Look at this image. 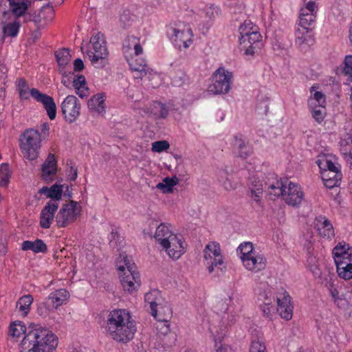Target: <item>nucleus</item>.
<instances>
[{
	"label": "nucleus",
	"mask_w": 352,
	"mask_h": 352,
	"mask_svg": "<svg viewBox=\"0 0 352 352\" xmlns=\"http://www.w3.org/2000/svg\"><path fill=\"white\" fill-rule=\"evenodd\" d=\"M41 177L46 182L53 180L57 172V162L54 154L50 153L42 165Z\"/></svg>",
	"instance_id": "a211bd4d"
},
{
	"label": "nucleus",
	"mask_w": 352,
	"mask_h": 352,
	"mask_svg": "<svg viewBox=\"0 0 352 352\" xmlns=\"http://www.w3.org/2000/svg\"><path fill=\"white\" fill-rule=\"evenodd\" d=\"M261 38L258 30L252 32L249 35L243 36V38H239L241 50L245 51L246 55H254L262 45Z\"/></svg>",
	"instance_id": "1a4fd4ad"
},
{
	"label": "nucleus",
	"mask_w": 352,
	"mask_h": 352,
	"mask_svg": "<svg viewBox=\"0 0 352 352\" xmlns=\"http://www.w3.org/2000/svg\"><path fill=\"white\" fill-rule=\"evenodd\" d=\"M105 329L114 340L126 343L132 340L136 331L135 324L125 309H115L108 315Z\"/></svg>",
	"instance_id": "f03ea898"
},
{
	"label": "nucleus",
	"mask_w": 352,
	"mask_h": 352,
	"mask_svg": "<svg viewBox=\"0 0 352 352\" xmlns=\"http://www.w3.org/2000/svg\"><path fill=\"white\" fill-rule=\"evenodd\" d=\"M258 28L253 25L250 20H245L243 23L241 24L239 28V32L241 35L239 38H243V36H247L251 34L252 32L257 30Z\"/></svg>",
	"instance_id": "de8ad7c7"
},
{
	"label": "nucleus",
	"mask_w": 352,
	"mask_h": 352,
	"mask_svg": "<svg viewBox=\"0 0 352 352\" xmlns=\"http://www.w3.org/2000/svg\"><path fill=\"white\" fill-rule=\"evenodd\" d=\"M162 248L168 256L173 258H179L184 251L183 243L177 235H174L169 240L162 241Z\"/></svg>",
	"instance_id": "f8f14e48"
},
{
	"label": "nucleus",
	"mask_w": 352,
	"mask_h": 352,
	"mask_svg": "<svg viewBox=\"0 0 352 352\" xmlns=\"http://www.w3.org/2000/svg\"><path fill=\"white\" fill-rule=\"evenodd\" d=\"M129 64L132 70L138 72L140 73V76H136L135 78H142L144 76L146 75L147 66L144 60H141L140 63H138V60H135V61L129 62Z\"/></svg>",
	"instance_id": "c03bdc74"
},
{
	"label": "nucleus",
	"mask_w": 352,
	"mask_h": 352,
	"mask_svg": "<svg viewBox=\"0 0 352 352\" xmlns=\"http://www.w3.org/2000/svg\"><path fill=\"white\" fill-rule=\"evenodd\" d=\"M58 208V203H56V201H49L47 203L40 214V226L41 228H50Z\"/></svg>",
	"instance_id": "ddd939ff"
},
{
	"label": "nucleus",
	"mask_w": 352,
	"mask_h": 352,
	"mask_svg": "<svg viewBox=\"0 0 352 352\" xmlns=\"http://www.w3.org/2000/svg\"><path fill=\"white\" fill-rule=\"evenodd\" d=\"M321 171L322 170H328V172H333V171H340L339 168L337 167L333 162H332L331 160H324L323 162H320L318 164Z\"/></svg>",
	"instance_id": "5fc2aeb1"
},
{
	"label": "nucleus",
	"mask_w": 352,
	"mask_h": 352,
	"mask_svg": "<svg viewBox=\"0 0 352 352\" xmlns=\"http://www.w3.org/2000/svg\"><path fill=\"white\" fill-rule=\"evenodd\" d=\"M152 113L158 118H166L168 115V109L164 104L155 101L153 104Z\"/></svg>",
	"instance_id": "ea45409f"
},
{
	"label": "nucleus",
	"mask_w": 352,
	"mask_h": 352,
	"mask_svg": "<svg viewBox=\"0 0 352 352\" xmlns=\"http://www.w3.org/2000/svg\"><path fill=\"white\" fill-rule=\"evenodd\" d=\"M81 206L78 202L71 200L63 205L56 216V222L58 228H65L74 223L80 215Z\"/></svg>",
	"instance_id": "423d86ee"
},
{
	"label": "nucleus",
	"mask_w": 352,
	"mask_h": 352,
	"mask_svg": "<svg viewBox=\"0 0 352 352\" xmlns=\"http://www.w3.org/2000/svg\"><path fill=\"white\" fill-rule=\"evenodd\" d=\"M33 302V297L30 294L24 295L21 297L16 303V307L23 315L26 316L30 311V306Z\"/></svg>",
	"instance_id": "c9c22d12"
},
{
	"label": "nucleus",
	"mask_w": 352,
	"mask_h": 352,
	"mask_svg": "<svg viewBox=\"0 0 352 352\" xmlns=\"http://www.w3.org/2000/svg\"><path fill=\"white\" fill-rule=\"evenodd\" d=\"M173 32L174 37L172 38L175 45L181 48L182 44L185 49L188 48L189 47L188 43L192 42L191 38L193 36L192 30L189 28L186 31H184L174 29Z\"/></svg>",
	"instance_id": "412c9836"
},
{
	"label": "nucleus",
	"mask_w": 352,
	"mask_h": 352,
	"mask_svg": "<svg viewBox=\"0 0 352 352\" xmlns=\"http://www.w3.org/2000/svg\"><path fill=\"white\" fill-rule=\"evenodd\" d=\"M73 85L76 87H84L86 85V80L84 76L77 75L74 78Z\"/></svg>",
	"instance_id": "4d7b16f0"
},
{
	"label": "nucleus",
	"mask_w": 352,
	"mask_h": 352,
	"mask_svg": "<svg viewBox=\"0 0 352 352\" xmlns=\"http://www.w3.org/2000/svg\"><path fill=\"white\" fill-rule=\"evenodd\" d=\"M312 117L316 120V121L318 123H320L325 115V107L324 106H314L312 108H310Z\"/></svg>",
	"instance_id": "8fccbe9b"
},
{
	"label": "nucleus",
	"mask_w": 352,
	"mask_h": 352,
	"mask_svg": "<svg viewBox=\"0 0 352 352\" xmlns=\"http://www.w3.org/2000/svg\"><path fill=\"white\" fill-rule=\"evenodd\" d=\"M8 16H10V12L6 11V10H1L0 8V41H4L5 35L3 33V27L2 25L7 22Z\"/></svg>",
	"instance_id": "6e6d98bb"
},
{
	"label": "nucleus",
	"mask_w": 352,
	"mask_h": 352,
	"mask_svg": "<svg viewBox=\"0 0 352 352\" xmlns=\"http://www.w3.org/2000/svg\"><path fill=\"white\" fill-rule=\"evenodd\" d=\"M234 152L237 155L241 158L245 159L250 155L252 153V148L248 144L245 143L243 140L237 136L234 138V142L233 144Z\"/></svg>",
	"instance_id": "a878e982"
},
{
	"label": "nucleus",
	"mask_w": 352,
	"mask_h": 352,
	"mask_svg": "<svg viewBox=\"0 0 352 352\" xmlns=\"http://www.w3.org/2000/svg\"><path fill=\"white\" fill-rule=\"evenodd\" d=\"M145 302L150 305L151 315L160 321L168 322L172 316L171 309L165 299L162 296L161 292L153 289L145 294Z\"/></svg>",
	"instance_id": "7ed1b4c3"
},
{
	"label": "nucleus",
	"mask_w": 352,
	"mask_h": 352,
	"mask_svg": "<svg viewBox=\"0 0 352 352\" xmlns=\"http://www.w3.org/2000/svg\"><path fill=\"white\" fill-rule=\"evenodd\" d=\"M179 179L176 177H165L162 182L157 185V188L164 193H170L173 192V187L178 184Z\"/></svg>",
	"instance_id": "f704fd0d"
},
{
	"label": "nucleus",
	"mask_w": 352,
	"mask_h": 352,
	"mask_svg": "<svg viewBox=\"0 0 352 352\" xmlns=\"http://www.w3.org/2000/svg\"><path fill=\"white\" fill-rule=\"evenodd\" d=\"M250 196L256 201L260 200V195L263 193V183L261 181L253 180L250 186Z\"/></svg>",
	"instance_id": "58836bf2"
},
{
	"label": "nucleus",
	"mask_w": 352,
	"mask_h": 352,
	"mask_svg": "<svg viewBox=\"0 0 352 352\" xmlns=\"http://www.w3.org/2000/svg\"><path fill=\"white\" fill-rule=\"evenodd\" d=\"M10 177V170L9 165L7 163H3L0 165V186L6 187L9 183Z\"/></svg>",
	"instance_id": "79ce46f5"
},
{
	"label": "nucleus",
	"mask_w": 352,
	"mask_h": 352,
	"mask_svg": "<svg viewBox=\"0 0 352 352\" xmlns=\"http://www.w3.org/2000/svg\"><path fill=\"white\" fill-rule=\"evenodd\" d=\"M16 87L21 98L27 100L30 98L31 89H29L28 82L24 78H19L17 80Z\"/></svg>",
	"instance_id": "a19ab883"
},
{
	"label": "nucleus",
	"mask_w": 352,
	"mask_h": 352,
	"mask_svg": "<svg viewBox=\"0 0 352 352\" xmlns=\"http://www.w3.org/2000/svg\"><path fill=\"white\" fill-rule=\"evenodd\" d=\"M9 331L12 337L25 334L18 352H54L58 346L57 337L39 324L30 323L26 327L23 322L14 321L10 324Z\"/></svg>",
	"instance_id": "f257e3e1"
},
{
	"label": "nucleus",
	"mask_w": 352,
	"mask_h": 352,
	"mask_svg": "<svg viewBox=\"0 0 352 352\" xmlns=\"http://www.w3.org/2000/svg\"><path fill=\"white\" fill-rule=\"evenodd\" d=\"M120 283L125 292L132 293L140 286V274L135 270L124 272L123 275H120Z\"/></svg>",
	"instance_id": "4468645a"
},
{
	"label": "nucleus",
	"mask_w": 352,
	"mask_h": 352,
	"mask_svg": "<svg viewBox=\"0 0 352 352\" xmlns=\"http://www.w3.org/2000/svg\"><path fill=\"white\" fill-rule=\"evenodd\" d=\"M249 352H267L265 344L257 339L252 340Z\"/></svg>",
	"instance_id": "864d4df0"
},
{
	"label": "nucleus",
	"mask_w": 352,
	"mask_h": 352,
	"mask_svg": "<svg viewBox=\"0 0 352 352\" xmlns=\"http://www.w3.org/2000/svg\"><path fill=\"white\" fill-rule=\"evenodd\" d=\"M69 296V292L65 289H60L52 292L48 300H51L53 306L56 309L65 302H66Z\"/></svg>",
	"instance_id": "bb28decb"
},
{
	"label": "nucleus",
	"mask_w": 352,
	"mask_h": 352,
	"mask_svg": "<svg viewBox=\"0 0 352 352\" xmlns=\"http://www.w3.org/2000/svg\"><path fill=\"white\" fill-rule=\"evenodd\" d=\"M80 104L78 98L73 96H67L61 104L63 115L67 122L72 123L80 115Z\"/></svg>",
	"instance_id": "6e6552de"
},
{
	"label": "nucleus",
	"mask_w": 352,
	"mask_h": 352,
	"mask_svg": "<svg viewBox=\"0 0 352 352\" xmlns=\"http://www.w3.org/2000/svg\"><path fill=\"white\" fill-rule=\"evenodd\" d=\"M314 228L323 237L330 239L334 236L333 226L325 217L319 216L315 219Z\"/></svg>",
	"instance_id": "6ab92c4d"
},
{
	"label": "nucleus",
	"mask_w": 352,
	"mask_h": 352,
	"mask_svg": "<svg viewBox=\"0 0 352 352\" xmlns=\"http://www.w3.org/2000/svg\"><path fill=\"white\" fill-rule=\"evenodd\" d=\"M92 44V50H89L87 54L91 64L96 68H101L107 63L109 52L106 46L104 35L98 32L92 36L90 40Z\"/></svg>",
	"instance_id": "39448f33"
},
{
	"label": "nucleus",
	"mask_w": 352,
	"mask_h": 352,
	"mask_svg": "<svg viewBox=\"0 0 352 352\" xmlns=\"http://www.w3.org/2000/svg\"><path fill=\"white\" fill-rule=\"evenodd\" d=\"M63 186V185L57 184H54L50 187V194L47 195V197L51 198V201H56V202L58 203V201L61 199Z\"/></svg>",
	"instance_id": "a18cd8bd"
},
{
	"label": "nucleus",
	"mask_w": 352,
	"mask_h": 352,
	"mask_svg": "<svg viewBox=\"0 0 352 352\" xmlns=\"http://www.w3.org/2000/svg\"><path fill=\"white\" fill-rule=\"evenodd\" d=\"M70 173H71V175H69V179L71 181H75L78 176L77 168L74 166H71L70 167Z\"/></svg>",
	"instance_id": "338daca9"
},
{
	"label": "nucleus",
	"mask_w": 352,
	"mask_h": 352,
	"mask_svg": "<svg viewBox=\"0 0 352 352\" xmlns=\"http://www.w3.org/2000/svg\"><path fill=\"white\" fill-rule=\"evenodd\" d=\"M6 1L9 2L10 6V9L8 10L10 12V15L14 14L17 18L23 14L28 9V3L25 2L18 1V0H1L0 3V8L1 10H5L4 8H2V3L6 5Z\"/></svg>",
	"instance_id": "5701e85b"
},
{
	"label": "nucleus",
	"mask_w": 352,
	"mask_h": 352,
	"mask_svg": "<svg viewBox=\"0 0 352 352\" xmlns=\"http://www.w3.org/2000/svg\"><path fill=\"white\" fill-rule=\"evenodd\" d=\"M338 276L345 280L352 278V257L336 263Z\"/></svg>",
	"instance_id": "b1692460"
},
{
	"label": "nucleus",
	"mask_w": 352,
	"mask_h": 352,
	"mask_svg": "<svg viewBox=\"0 0 352 352\" xmlns=\"http://www.w3.org/2000/svg\"><path fill=\"white\" fill-rule=\"evenodd\" d=\"M303 192L298 184L292 182L287 183L283 198L285 203L289 206H298L303 199Z\"/></svg>",
	"instance_id": "9d476101"
},
{
	"label": "nucleus",
	"mask_w": 352,
	"mask_h": 352,
	"mask_svg": "<svg viewBox=\"0 0 352 352\" xmlns=\"http://www.w3.org/2000/svg\"><path fill=\"white\" fill-rule=\"evenodd\" d=\"M343 73L349 77V80L352 81V67L344 65Z\"/></svg>",
	"instance_id": "0e129e2a"
},
{
	"label": "nucleus",
	"mask_w": 352,
	"mask_h": 352,
	"mask_svg": "<svg viewBox=\"0 0 352 352\" xmlns=\"http://www.w3.org/2000/svg\"><path fill=\"white\" fill-rule=\"evenodd\" d=\"M204 258L206 261L212 260V257L221 256L220 245L217 242H210L206 245L204 250Z\"/></svg>",
	"instance_id": "473e14b6"
},
{
	"label": "nucleus",
	"mask_w": 352,
	"mask_h": 352,
	"mask_svg": "<svg viewBox=\"0 0 352 352\" xmlns=\"http://www.w3.org/2000/svg\"><path fill=\"white\" fill-rule=\"evenodd\" d=\"M204 258L206 261L212 260V257L221 256L220 245L217 242H210L206 245L204 250Z\"/></svg>",
	"instance_id": "72a5a7b5"
},
{
	"label": "nucleus",
	"mask_w": 352,
	"mask_h": 352,
	"mask_svg": "<svg viewBox=\"0 0 352 352\" xmlns=\"http://www.w3.org/2000/svg\"><path fill=\"white\" fill-rule=\"evenodd\" d=\"M335 263L343 261L344 260L352 258V250L349 247L346 248V245L338 244L333 250Z\"/></svg>",
	"instance_id": "cd10ccee"
},
{
	"label": "nucleus",
	"mask_w": 352,
	"mask_h": 352,
	"mask_svg": "<svg viewBox=\"0 0 352 352\" xmlns=\"http://www.w3.org/2000/svg\"><path fill=\"white\" fill-rule=\"evenodd\" d=\"M239 249L241 251V260H243V258H245L246 257L250 256V254H254L255 252L253 249V244L250 242H246L243 244H241Z\"/></svg>",
	"instance_id": "3c124183"
},
{
	"label": "nucleus",
	"mask_w": 352,
	"mask_h": 352,
	"mask_svg": "<svg viewBox=\"0 0 352 352\" xmlns=\"http://www.w3.org/2000/svg\"><path fill=\"white\" fill-rule=\"evenodd\" d=\"M76 89L80 98H84L88 96V88L86 85L84 87H76Z\"/></svg>",
	"instance_id": "052dcab7"
},
{
	"label": "nucleus",
	"mask_w": 352,
	"mask_h": 352,
	"mask_svg": "<svg viewBox=\"0 0 352 352\" xmlns=\"http://www.w3.org/2000/svg\"><path fill=\"white\" fill-rule=\"evenodd\" d=\"M20 148L25 157L29 160L37 158L41 148V134L34 129H26L20 137Z\"/></svg>",
	"instance_id": "20e7f679"
},
{
	"label": "nucleus",
	"mask_w": 352,
	"mask_h": 352,
	"mask_svg": "<svg viewBox=\"0 0 352 352\" xmlns=\"http://www.w3.org/2000/svg\"><path fill=\"white\" fill-rule=\"evenodd\" d=\"M173 234L169 228L165 223H161L159 225L155 231V238L159 242V243L162 246V241L169 240Z\"/></svg>",
	"instance_id": "c85d7f7f"
},
{
	"label": "nucleus",
	"mask_w": 352,
	"mask_h": 352,
	"mask_svg": "<svg viewBox=\"0 0 352 352\" xmlns=\"http://www.w3.org/2000/svg\"><path fill=\"white\" fill-rule=\"evenodd\" d=\"M104 96L103 94H98L92 96L88 101V107L89 109L96 110L98 113L104 111Z\"/></svg>",
	"instance_id": "7c9ffc66"
},
{
	"label": "nucleus",
	"mask_w": 352,
	"mask_h": 352,
	"mask_svg": "<svg viewBox=\"0 0 352 352\" xmlns=\"http://www.w3.org/2000/svg\"><path fill=\"white\" fill-rule=\"evenodd\" d=\"M316 8V3L313 1H309L305 8H301L299 16L301 27L307 28L315 21Z\"/></svg>",
	"instance_id": "dca6fc26"
},
{
	"label": "nucleus",
	"mask_w": 352,
	"mask_h": 352,
	"mask_svg": "<svg viewBox=\"0 0 352 352\" xmlns=\"http://www.w3.org/2000/svg\"><path fill=\"white\" fill-rule=\"evenodd\" d=\"M330 294L335 302L338 304L339 301L342 300V298L339 296V292L336 288H334L333 286H331L330 289Z\"/></svg>",
	"instance_id": "680f3d73"
},
{
	"label": "nucleus",
	"mask_w": 352,
	"mask_h": 352,
	"mask_svg": "<svg viewBox=\"0 0 352 352\" xmlns=\"http://www.w3.org/2000/svg\"><path fill=\"white\" fill-rule=\"evenodd\" d=\"M23 251L31 250L34 253H45L47 251V245L41 239H36L34 241H25L21 244Z\"/></svg>",
	"instance_id": "393cba45"
},
{
	"label": "nucleus",
	"mask_w": 352,
	"mask_h": 352,
	"mask_svg": "<svg viewBox=\"0 0 352 352\" xmlns=\"http://www.w3.org/2000/svg\"><path fill=\"white\" fill-rule=\"evenodd\" d=\"M45 13L49 14L47 20L51 21L54 16V12L52 6L47 4L46 6H43L41 14L43 17H45Z\"/></svg>",
	"instance_id": "13d9d810"
},
{
	"label": "nucleus",
	"mask_w": 352,
	"mask_h": 352,
	"mask_svg": "<svg viewBox=\"0 0 352 352\" xmlns=\"http://www.w3.org/2000/svg\"><path fill=\"white\" fill-rule=\"evenodd\" d=\"M321 175L324 184L327 188H332L340 185L342 178L340 171L328 172V170H322Z\"/></svg>",
	"instance_id": "4be33fe9"
},
{
	"label": "nucleus",
	"mask_w": 352,
	"mask_h": 352,
	"mask_svg": "<svg viewBox=\"0 0 352 352\" xmlns=\"http://www.w3.org/2000/svg\"><path fill=\"white\" fill-rule=\"evenodd\" d=\"M117 268L120 272H125V268L127 269L126 272H133L134 268V263H131L127 257V255L123 252L120 254L117 260Z\"/></svg>",
	"instance_id": "e433bc0d"
},
{
	"label": "nucleus",
	"mask_w": 352,
	"mask_h": 352,
	"mask_svg": "<svg viewBox=\"0 0 352 352\" xmlns=\"http://www.w3.org/2000/svg\"><path fill=\"white\" fill-rule=\"evenodd\" d=\"M287 183V180L285 182L277 180L275 183L270 184L268 187L270 194L275 197H279L280 195L283 197Z\"/></svg>",
	"instance_id": "4c0bfd02"
},
{
	"label": "nucleus",
	"mask_w": 352,
	"mask_h": 352,
	"mask_svg": "<svg viewBox=\"0 0 352 352\" xmlns=\"http://www.w3.org/2000/svg\"><path fill=\"white\" fill-rule=\"evenodd\" d=\"M325 96L321 91H315L313 97L308 100V105L309 108L314 106H324Z\"/></svg>",
	"instance_id": "49530a36"
},
{
	"label": "nucleus",
	"mask_w": 352,
	"mask_h": 352,
	"mask_svg": "<svg viewBox=\"0 0 352 352\" xmlns=\"http://www.w3.org/2000/svg\"><path fill=\"white\" fill-rule=\"evenodd\" d=\"M232 74L226 72L224 69H218L212 76L213 84L209 90L215 94H226L230 89V81Z\"/></svg>",
	"instance_id": "0eeeda50"
},
{
	"label": "nucleus",
	"mask_w": 352,
	"mask_h": 352,
	"mask_svg": "<svg viewBox=\"0 0 352 352\" xmlns=\"http://www.w3.org/2000/svg\"><path fill=\"white\" fill-rule=\"evenodd\" d=\"M258 299L261 300H263V305H261V309L263 313V315L267 318H269L270 320L271 317V311H272V294L269 292H264L263 293L258 294Z\"/></svg>",
	"instance_id": "c756f323"
},
{
	"label": "nucleus",
	"mask_w": 352,
	"mask_h": 352,
	"mask_svg": "<svg viewBox=\"0 0 352 352\" xmlns=\"http://www.w3.org/2000/svg\"><path fill=\"white\" fill-rule=\"evenodd\" d=\"M41 133L45 136L49 135V131H50V125L47 122H44L41 124Z\"/></svg>",
	"instance_id": "69168bd1"
},
{
	"label": "nucleus",
	"mask_w": 352,
	"mask_h": 352,
	"mask_svg": "<svg viewBox=\"0 0 352 352\" xmlns=\"http://www.w3.org/2000/svg\"><path fill=\"white\" fill-rule=\"evenodd\" d=\"M204 15L209 20H212L214 17L213 10L211 8H208L204 11Z\"/></svg>",
	"instance_id": "774afa93"
},
{
	"label": "nucleus",
	"mask_w": 352,
	"mask_h": 352,
	"mask_svg": "<svg viewBox=\"0 0 352 352\" xmlns=\"http://www.w3.org/2000/svg\"><path fill=\"white\" fill-rule=\"evenodd\" d=\"M169 147L170 144L166 140L155 141L152 143L151 150L153 152L161 153Z\"/></svg>",
	"instance_id": "603ef678"
},
{
	"label": "nucleus",
	"mask_w": 352,
	"mask_h": 352,
	"mask_svg": "<svg viewBox=\"0 0 352 352\" xmlns=\"http://www.w3.org/2000/svg\"><path fill=\"white\" fill-rule=\"evenodd\" d=\"M245 267L250 271L258 272L263 270L266 265V260L259 254H250V256L242 260Z\"/></svg>",
	"instance_id": "aec40b11"
},
{
	"label": "nucleus",
	"mask_w": 352,
	"mask_h": 352,
	"mask_svg": "<svg viewBox=\"0 0 352 352\" xmlns=\"http://www.w3.org/2000/svg\"><path fill=\"white\" fill-rule=\"evenodd\" d=\"M56 58L60 67V72L65 74V68L71 60V55L69 50L67 49H62L56 52Z\"/></svg>",
	"instance_id": "2f4dec72"
},
{
	"label": "nucleus",
	"mask_w": 352,
	"mask_h": 352,
	"mask_svg": "<svg viewBox=\"0 0 352 352\" xmlns=\"http://www.w3.org/2000/svg\"><path fill=\"white\" fill-rule=\"evenodd\" d=\"M63 74V78H62V80H61V82L65 86V87H69L71 84V78L72 77V76L74 75V73L72 72H69L68 74H66L63 73H61Z\"/></svg>",
	"instance_id": "bf43d9fd"
},
{
	"label": "nucleus",
	"mask_w": 352,
	"mask_h": 352,
	"mask_svg": "<svg viewBox=\"0 0 352 352\" xmlns=\"http://www.w3.org/2000/svg\"><path fill=\"white\" fill-rule=\"evenodd\" d=\"M310 30L307 28L301 27V28H298L295 32V44L302 50H306L314 43L313 36L309 34Z\"/></svg>",
	"instance_id": "f3484780"
},
{
	"label": "nucleus",
	"mask_w": 352,
	"mask_h": 352,
	"mask_svg": "<svg viewBox=\"0 0 352 352\" xmlns=\"http://www.w3.org/2000/svg\"><path fill=\"white\" fill-rule=\"evenodd\" d=\"M3 27V33L5 36H11L14 37L17 35L19 28V23L16 21L13 23H6L2 25Z\"/></svg>",
	"instance_id": "37998d69"
},
{
	"label": "nucleus",
	"mask_w": 352,
	"mask_h": 352,
	"mask_svg": "<svg viewBox=\"0 0 352 352\" xmlns=\"http://www.w3.org/2000/svg\"><path fill=\"white\" fill-rule=\"evenodd\" d=\"M30 96L37 102L43 104L50 120L55 119L56 116V107L54 99L51 96L40 92L35 88L31 89Z\"/></svg>",
	"instance_id": "9b49d317"
},
{
	"label": "nucleus",
	"mask_w": 352,
	"mask_h": 352,
	"mask_svg": "<svg viewBox=\"0 0 352 352\" xmlns=\"http://www.w3.org/2000/svg\"><path fill=\"white\" fill-rule=\"evenodd\" d=\"M74 69L75 72H80L84 69V63L80 58H76L74 60Z\"/></svg>",
	"instance_id": "e2e57ef3"
},
{
	"label": "nucleus",
	"mask_w": 352,
	"mask_h": 352,
	"mask_svg": "<svg viewBox=\"0 0 352 352\" xmlns=\"http://www.w3.org/2000/svg\"><path fill=\"white\" fill-rule=\"evenodd\" d=\"M223 264H224V261H223V258L222 255L217 256V257L214 256V257H212V260L208 261L207 265H208V272L210 273H212L214 271L215 267H217L218 269H220L221 270H222L223 268L226 267Z\"/></svg>",
	"instance_id": "09e8293b"
},
{
	"label": "nucleus",
	"mask_w": 352,
	"mask_h": 352,
	"mask_svg": "<svg viewBox=\"0 0 352 352\" xmlns=\"http://www.w3.org/2000/svg\"><path fill=\"white\" fill-rule=\"evenodd\" d=\"M282 297L277 296V311L280 317L286 320H289L293 315V306L291 304V297L285 291Z\"/></svg>",
	"instance_id": "2eb2a0df"
}]
</instances>
